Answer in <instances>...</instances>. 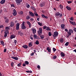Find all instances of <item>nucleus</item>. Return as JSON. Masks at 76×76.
<instances>
[{"mask_svg":"<svg viewBox=\"0 0 76 76\" xmlns=\"http://www.w3.org/2000/svg\"><path fill=\"white\" fill-rule=\"evenodd\" d=\"M55 15L56 16H59L60 17V18H61V17L63 16V14H62L61 13H60L58 12H56Z\"/></svg>","mask_w":76,"mask_h":76,"instance_id":"obj_1","label":"nucleus"},{"mask_svg":"<svg viewBox=\"0 0 76 76\" xmlns=\"http://www.w3.org/2000/svg\"><path fill=\"white\" fill-rule=\"evenodd\" d=\"M25 22H23L21 25V28L23 29H26V26H25Z\"/></svg>","mask_w":76,"mask_h":76,"instance_id":"obj_2","label":"nucleus"},{"mask_svg":"<svg viewBox=\"0 0 76 76\" xmlns=\"http://www.w3.org/2000/svg\"><path fill=\"white\" fill-rule=\"evenodd\" d=\"M10 27H6L5 28V32H7L8 33V34H9V30H10Z\"/></svg>","mask_w":76,"mask_h":76,"instance_id":"obj_3","label":"nucleus"},{"mask_svg":"<svg viewBox=\"0 0 76 76\" xmlns=\"http://www.w3.org/2000/svg\"><path fill=\"white\" fill-rule=\"evenodd\" d=\"M15 1L17 5H19L21 2L22 1V0H15Z\"/></svg>","mask_w":76,"mask_h":76,"instance_id":"obj_4","label":"nucleus"},{"mask_svg":"<svg viewBox=\"0 0 76 76\" xmlns=\"http://www.w3.org/2000/svg\"><path fill=\"white\" fill-rule=\"evenodd\" d=\"M58 35V33L57 31H55L53 34V36L54 37H56Z\"/></svg>","mask_w":76,"mask_h":76,"instance_id":"obj_5","label":"nucleus"},{"mask_svg":"<svg viewBox=\"0 0 76 76\" xmlns=\"http://www.w3.org/2000/svg\"><path fill=\"white\" fill-rule=\"evenodd\" d=\"M4 19L5 22V23H8V22H9V19L7 18V17H4Z\"/></svg>","mask_w":76,"mask_h":76,"instance_id":"obj_6","label":"nucleus"},{"mask_svg":"<svg viewBox=\"0 0 76 76\" xmlns=\"http://www.w3.org/2000/svg\"><path fill=\"white\" fill-rule=\"evenodd\" d=\"M42 28H39V30L38 31V34H42Z\"/></svg>","mask_w":76,"mask_h":76,"instance_id":"obj_7","label":"nucleus"},{"mask_svg":"<svg viewBox=\"0 0 76 76\" xmlns=\"http://www.w3.org/2000/svg\"><path fill=\"white\" fill-rule=\"evenodd\" d=\"M19 26H20V24L19 23H17L16 25V30H19Z\"/></svg>","mask_w":76,"mask_h":76,"instance_id":"obj_8","label":"nucleus"},{"mask_svg":"<svg viewBox=\"0 0 76 76\" xmlns=\"http://www.w3.org/2000/svg\"><path fill=\"white\" fill-rule=\"evenodd\" d=\"M69 22L72 25H73L74 26H76V24L75 22L74 21H71V20H69Z\"/></svg>","mask_w":76,"mask_h":76,"instance_id":"obj_9","label":"nucleus"},{"mask_svg":"<svg viewBox=\"0 0 76 76\" xmlns=\"http://www.w3.org/2000/svg\"><path fill=\"white\" fill-rule=\"evenodd\" d=\"M29 14L31 16H32V17H34L35 15H34V14L32 13L31 11L29 12Z\"/></svg>","mask_w":76,"mask_h":76,"instance_id":"obj_10","label":"nucleus"},{"mask_svg":"<svg viewBox=\"0 0 76 76\" xmlns=\"http://www.w3.org/2000/svg\"><path fill=\"white\" fill-rule=\"evenodd\" d=\"M26 23L29 26V28H31V26H32V24H31V23L29 22V21H27L26 22Z\"/></svg>","mask_w":76,"mask_h":76,"instance_id":"obj_11","label":"nucleus"},{"mask_svg":"<svg viewBox=\"0 0 76 76\" xmlns=\"http://www.w3.org/2000/svg\"><path fill=\"white\" fill-rule=\"evenodd\" d=\"M13 15H14V16H16L17 15V12H16V10L15 9H14L13 10Z\"/></svg>","mask_w":76,"mask_h":76,"instance_id":"obj_12","label":"nucleus"},{"mask_svg":"<svg viewBox=\"0 0 76 76\" xmlns=\"http://www.w3.org/2000/svg\"><path fill=\"white\" fill-rule=\"evenodd\" d=\"M71 35H72V34L70 33V32L68 31L67 33V34L66 35V37H67V38H69V36Z\"/></svg>","mask_w":76,"mask_h":76,"instance_id":"obj_13","label":"nucleus"},{"mask_svg":"<svg viewBox=\"0 0 76 76\" xmlns=\"http://www.w3.org/2000/svg\"><path fill=\"white\" fill-rule=\"evenodd\" d=\"M45 2H43L40 4V7H43V6H45Z\"/></svg>","mask_w":76,"mask_h":76,"instance_id":"obj_14","label":"nucleus"},{"mask_svg":"<svg viewBox=\"0 0 76 76\" xmlns=\"http://www.w3.org/2000/svg\"><path fill=\"white\" fill-rule=\"evenodd\" d=\"M10 26L11 27H12V26H15V23L13 21H11L10 23Z\"/></svg>","mask_w":76,"mask_h":76,"instance_id":"obj_15","label":"nucleus"},{"mask_svg":"<svg viewBox=\"0 0 76 76\" xmlns=\"http://www.w3.org/2000/svg\"><path fill=\"white\" fill-rule=\"evenodd\" d=\"M34 39H37V38H38V39H39V37L38 38V37L35 34L34 35Z\"/></svg>","mask_w":76,"mask_h":76,"instance_id":"obj_16","label":"nucleus"},{"mask_svg":"<svg viewBox=\"0 0 76 76\" xmlns=\"http://www.w3.org/2000/svg\"><path fill=\"white\" fill-rule=\"evenodd\" d=\"M5 1H6V0H1V1L0 3L1 4H3L5 3Z\"/></svg>","mask_w":76,"mask_h":76,"instance_id":"obj_17","label":"nucleus"},{"mask_svg":"<svg viewBox=\"0 0 76 76\" xmlns=\"http://www.w3.org/2000/svg\"><path fill=\"white\" fill-rule=\"evenodd\" d=\"M11 58H13V59L16 60H18V57H15V56H12L11 57Z\"/></svg>","mask_w":76,"mask_h":76,"instance_id":"obj_18","label":"nucleus"},{"mask_svg":"<svg viewBox=\"0 0 76 76\" xmlns=\"http://www.w3.org/2000/svg\"><path fill=\"white\" fill-rule=\"evenodd\" d=\"M32 31H33V34H35L36 32V29L33 28H32Z\"/></svg>","mask_w":76,"mask_h":76,"instance_id":"obj_19","label":"nucleus"},{"mask_svg":"<svg viewBox=\"0 0 76 76\" xmlns=\"http://www.w3.org/2000/svg\"><path fill=\"white\" fill-rule=\"evenodd\" d=\"M66 8L68 10H72V9H71V8H70V7H69L68 6H67L66 7Z\"/></svg>","mask_w":76,"mask_h":76,"instance_id":"obj_20","label":"nucleus"},{"mask_svg":"<svg viewBox=\"0 0 76 76\" xmlns=\"http://www.w3.org/2000/svg\"><path fill=\"white\" fill-rule=\"evenodd\" d=\"M61 57H64V56H65V54H64V53H63V52H61Z\"/></svg>","mask_w":76,"mask_h":76,"instance_id":"obj_21","label":"nucleus"},{"mask_svg":"<svg viewBox=\"0 0 76 76\" xmlns=\"http://www.w3.org/2000/svg\"><path fill=\"white\" fill-rule=\"evenodd\" d=\"M68 32L71 33V34H73V30L71 29H70L69 30Z\"/></svg>","mask_w":76,"mask_h":76,"instance_id":"obj_22","label":"nucleus"},{"mask_svg":"<svg viewBox=\"0 0 76 76\" xmlns=\"http://www.w3.org/2000/svg\"><path fill=\"white\" fill-rule=\"evenodd\" d=\"M47 50L48 51V52H49V53H50L51 52V48H50L48 47L47 48Z\"/></svg>","mask_w":76,"mask_h":76,"instance_id":"obj_23","label":"nucleus"},{"mask_svg":"<svg viewBox=\"0 0 76 76\" xmlns=\"http://www.w3.org/2000/svg\"><path fill=\"white\" fill-rule=\"evenodd\" d=\"M64 26H65L64 24H62L61 25V28H62V29H64Z\"/></svg>","mask_w":76,"mask_h":76,"instance_id":"obj_24","label":"nucleus"},{"mask_svg":"<svg viewBox=\"0 0 76 76\" xmlns=\"http://www.w3.org/2000/svg\"><path fill=\"white\" fill-rule=\"evenodd\" d=\"M60 41L61 43H63V42H64V40L62 38H61L60 39Z\"/></svg>","mask_w":76,"mask_h":76,"instance_id":"obj_25","label":"nucleus"},{"mask_svg":"<svg viewBox=\"0 0 76 76\" xmlns=\"http://www.w3.org/2000/svg\"><path fill=\"white\" fill-rule=\"evenodd\" d=\"M23 48H28V46L27 45H23Z\"/></svg>","mask_w":76,"mask_h":76,"instance_id":"obj_26","label":"nucleus"},{"mask_svg":"<svg viewBox=\"0 0 76 76\" xmlns=\"http://www.w3.org/2000/svg\"><path fill=\"white\" fill-rule=\"evenodd\" d=\"M5 33L4 37H6L7 36V34H8V33L6 31H5Z\"/></svg>","mask_w":76,"mask_h":76,"instance_id":"obj_27","label":"nucleus"},{"mask_svg":"<svg viewBox=\"0 0 76 76\" xmlns=\"http://www.w3.org/2000/svg\"><path fill=\"white\" fill-rule=\"evenodd\" d=\"M26 6L27 8H29V7H30V5H29V4H28V3L26 4Z\"/></svg>","mask_w":76,"mask_h":76,"instance_id":"obj_28","label":"nucleus"},{"mask_svg":"<svg viewBox=\"0 0 76 76\" xmlns=\"http://www.w3.org/2000/svg\"><path fill=\"white\" fill-rule=\"evenodd\" d=\"M15 38V35H12L11 36V39H13V38Z\"/></svg>","mask_w":76,"mask_h":76,"instance_id":"obj_29","label":"nucleus"},{"mask_svg":"<svg viewBox=\"0 0 76 76\" xmlns=\"http://www.w3.org/2000/svg\"><path fill=\"white\" fill-rule=\"evenodd\" d=\"M38 25L40 26H41L42 25V23H40V22H38Z\"/></svg>","mask_w":76,"mask_h":76,"instance_id":"obj_30","label":"nucleus"},{"mask_svg":"<svg viewBox=\"0 0 76 76\" xmlns=\"http://www.w3.org/2000/svg\"><path fill=\"white\" fill-rule=\"evenodd\" d=\"M35 44H37V45H38L39 43V41L38 40H36V42H35Z\"/></svg>","mask_w":76,"mask_h":76,"instance_id":"obj_31","label":"nucleus"},{"mask_svg":"<svg viewBox=\"0 0 76 76\" xmlns=\"http://www.w3.org/2000/svg\"><path fill=\"white\" fill-rule=\"evenodd\" d=\"M1 43L2 44L3 46H4V42L3 41H1Z\"/></svg>","mask_w":76,"mask_h":76,"instance_id":"obj_32","label":"nucleus"},{"mask_svg":"<svg viewBox=\"0 0 76 76\" xmlns=\"http://www.w3.org/2000/svg\"><path fill=\"white\" fill-rule=\"evenodd\" d=\"M46 30H47V31H51V28H50V27H47Z\"/></svg>","mask_w":76,"mask_h":76,"instance_id":"obj_33","label":"nucleus"},{"mask_svg":"<svg viewBox=\"0 0 76 76\" xmlns=\"http://www.w3.org/2000/svg\"><path fill=\"white\" fill-rule=\"evenodd\" d=\"M28 46L29 47H32V43L30 42L28 43Z\"/></svg>","mask_w":76,"mask_h":76,"instance_id":"obj_34","label":"nucleus"},{"mask_svg":"<svg viewBox=\"0 0 76 76\" xmlns=\"http://www.w3.org/2000/svg\"><path fill=\"white\" fill-rule=\"evenodd\" d=\"M26 72L27 73H32V72L31 71H26Z\"/></svg>","mask_w":76,"mask_h":76,"instance_id":"obj_35","label":"nucleus"},{"mask_svg":"<svg viewBox=\"0 0 76 76\" xmlns=\"http://www.w3.org/2000/svg\"><path fill=\"white\" fill-rule=\"evenodd\" d=\"M18 33H19L18 34L19 35L20 34V36H23V33H22L20 34V32H18Z\"/></svg>","mask_w":76,"mask_h":76,"instance_id":"obj_36","label":"nucleus"},{"mask_svg":"<svg viewBox=\"0 0 76 76\" xmlns=\"http://www.w3.org/2000/svg\"><path fill=\"white\" fill-rule=\"evenodd\" d=\"M30 18V17H29V15H28L26 16V19H27V20H29Z\"/></svg>","mask_w":76,"mask_h":76,"instance_id":"obj_37","label":"nucleus"},{"mask_svg":"<svg viewBox=\"0 0 76 76\" xmlns=\"http://www.w3.org/2000/svg\"><path fill=\"white\" fill-rule=\"evenodd\" d=\"M69 44V42H67L65 43V45L66 46H67Z\"/></svg>","mask_w":76,"mask_h":76,"instance_id":"obj_38","label":"nucleus"},{"mask_svg":"<svg viewBox=\"0 0 76 76\" xmlns=\"http://www.w3.org/2000/svg\"><path fill=\"white\" fill-rule=\"evenodd\" d=\"M25 63L26 64H27V65H28V64H29V62L27 61H26L25 62Z\"/></svg>","mask_w":76,"mask_h":76,"instance_id":"obj_39","label":"nucleus"},{"mask_svg":"<svg viewBox=\"0 0 76 76\" xmlns=\"http://www.w3.org/2000/svg\"><path fill=\"white\" fill-rule=\"evenodd\" d=\"M70 20H72V21H73V20H74V18H73V17H71L69 19Z\"/></svg>","mask_w":76,"mask_h":76,"instance_id":"obj_40","label":"nucleus"},{"mask_svg":"<svg viewBox=\"0 0 76 76\" xmlns=\"http://www.w3.org/2000/svg\"><path fill=\"white\" fill-rule=\"evenodd\" d=\"M40 37L42 39H44V35L40 36Z\"/></svg>","mask_w":76,"mask_h":76,"instance_id":"obj_41","label":"nucleus"},{"mask_svg":"<svg viewBox=\"0 0 76 76\" xmlns=\"http://www.w3.org/2000/svg\"><path fill=\"white\" fill-rule=\"evenodd\" d=\"M22 64V62H20L17 65L18 67H19V66H21V64Z\"/></svg>","mask_w":76,"mask_h":76,"instance_id":"obj_42","label":"nucleus"},{"mask_svg":"<svg viewBox=\"0 0 76 76\" xmlns=\"http://www.w3.org/2000/svg\"><path fill=\"white\" fill-rule=\"evenodd\" d=\"M34 15H35L36 16H38V14H37V13L36 12H34Z\"/></svg>","mask_w":76,"mask_h":76,"instance_id":"obj_43","label":"nucleus"},{"mask_svg":"<svg viewBox=\"0 0 76 76\" xmlns=\"http://www.w3.org/2000/svg\"><path fill=\"white\" fill-rule=\"evenodd\" d=\"M59 7L61 9H63V6L61 4L60 5Z\"/></svg>","mask_w":76,"mask_h":76,"instance_id":"obj_44","label":"nucleus"},{"mask_svg":"<svg viewBox=\"0 0 76 76\" xmlns=\"http://www.w3.org/2000/svg\"><path fill=\"white\" fill-rule=\"evenodd\" d=\"M14 63L13 62H12L11 63V66L12 67H13V66H14Z\"/></svg>","mask_w":76,"mask_h":76,"instance_id":"obj_45","label":"nucleus"},{"mask_svg":"<svg viewBox=\"0 0 76 76\" xmlns=\"http://www.w3.org/2000/svg\"><path fill=\"white\" fill-rule=\"evenodd\" d=\"M53 52H55V51L56 50V49L55 48H53Z\"/></svg>","mask_w":76,"mask_h":76,"instance_id":"obj_46","label":"nucleus"},{"mask_svg":"<svg viewBox=\"0 0 76 76\" xmlns=\"http://www.w3.org/2000/svg\"><path fill=\"white\" fill-rule=\"evenodd\" d=\"M48 35L50 37L51 36L52 34H51V32H48Z\"/></svg>","mask_w":76,"mask_h":76,"instance_id":"obj_47","label":"nucleus"},{"mask_svg":"<svg viewBox=\"0 0 76 76\" xmlns=\"http://www.w3.org/2000/svg\"><path fill=\"white\" fill-rule=\"evenodd\" d=\"M57 58V56H54L53 57V59H56Z\"/></svg>","mask_w":76,"mask_h":76,"instance_id":"obj_48","label":"nucleus"},{"mask_svg":"<svg viewBox=\"0 0 76 76\" xmlns=\"http://www.w3.org/2000/svg\"><path fill=\"white\" fill-rule=\"evenodd\" d=\"M11 7H15V5H14V4H12L11 5Z\"/></svg>","mask_w":76,"mask_h":76,"instance_id":"obj_49","label":"nucleus"},{"mask_svg":"<svg viewBox=\"0 0 76 76\" xmlns=\"http://www.w3.org/2000/svg\"><path fill=\"white\" fill-rule=\"evenodd\" d=\"M4 11L5 12H7V10L6 9H5L4 10Z\"/></svg>","mask_w":76,"mask_h":76,"instance_id":"obj_50","label":"nucleus"},{"mask_svg":"<svg viewBox=\"0 0 76 76\" xmlns=\"http://www.w3.org/2000/svg\"><path fill=\"white\" fill-rule=\"evenodd\" d=\"M4 26L3 25H1L0 26V28H4Z\"/></svg>","mask_w":76,"mask_h":76,"instance_id":"obj_51","label":"nucleus"},{"mask_svg":"<svg viewBox=\"0 0 76 76\" xmlns=\"http://www.w3.org/2000/svg\"><path fill=\"white\" fill-rule=\"evenodd\" d=\"M45 16L44 15H42V16L43 18H45Z\"/></svg>","mask_w":76,"mask_h":76,"instance_id":"obj_52","label":"nucleus"},{"mask_svg":"<svg viewBox=\"0 0 76 76\" xmlns=\"http://www.w3.org/2000/svg\"><path fill=\"white\" fill-rule=\"evenodd\" d=\"M47 26H43V29H46V28H47Z\"/></svg>","mask_w":76,"mask_h":76,"instance_id":"obj_53","label":"nucleus"},{"mask_svg":"<svg viewBox=\"0 0 76 76\" xmlns=\"http://www.w3.org/2000/svg\"><path fill=\"white\" fill-rule=\"evenodd\" d=\"M14 44H16V43H17V41L16 40H15L14 41Z\"/></svg>","mask_w":76,"mask_h":76,"instance_id":"obj_54","label":"nucleus"},{"mask_svg":"<svg viewBox=\"0 0 76 76\" xmlns=\"http://www.w3.org/2000/svg\"><path fill=\"white\" fill-rule=\"evenodd\" d=\"M20 15H23V12L21 11L20 12Z\"/></svg>","mask_w":76,"mask_h":76,"instance_id":"obj_55","label":"nucleus"},{"mask_svg":"<svg viewBox=\"0 0 76 76\" xmlns=\"http://www.w3.org/2000/svg\"><path fill=\"white\" fill-rule=\"evenodd\" d=\"M67 3H68L69 4H70V3H72V1H67Z\"/></svg>","mask_w":76,"mask_h":76,"instance_id":"obj_56","label":"nucleus"},{"mask_svg":"<svg viewBox=\"0 0 76 76\" xmlns=\"http://www.w3.org/2000/svg\"><path fill=\"white\" fill-rule=\"evenodd\" d=\"M6 50H7L6 49H4V53H6Z\"/></svg>","mask_w":76,"mask_h":76,"instance_id":"obj_57","label":"nucleus"},{"mask_svg":"<svg viewBox=\"0 0 76 76\" xmlns=\"http://www.w3.org/2000/svg\"><path fill=\"white\" fill-rule=\"evenodd\" d=\"M31 9H32V10H34L35 8H34V7L32 6L31 7Z\"/></svg>","mask_w":76,"mask_h":76,"instance_id":"obj_58","label":"nucleus"},{"mask_svg":"<svg viewBox=\"0 0 76 76\" xmlns=\"http://www.w3.org/2000/svg\"><path fill=\"white\" fill-rule=\"evenodd\" d=\"M37 67L38 69H40V66L39 65H38Z\"/></svg>","mask_w":76,"mask_h":76,"instance_id":"obj_59","label":"nucleus"},{"mask_svg":"<svg viewBox=\"0 0 76 76\" xmlns=\"http://www.w3.org/2000/svg\"><path fill=\"white\" fill-rule=\"evenodd\" d=\"M34 53H31V56H34Z\"/></svg>","mask_w":76,"mask_h":76,"instance_id":"obj_60","label":"nucleus"},{"mask_svg":"<svg viewBox=\"0 0 76 76\" xmlns=\"http://www.w3.org/2000/svg\"><path fill=\"white\" fill-rule=\"evenodd\" d=\"M65 31H66V32H68V30L66 28L65 29Z\"/></svg>","mask_w":76,"mask_h":76,"instance_id":"obj_61","label":"nucleus"},{"mask_svg":"<svg viewBox=\"0 0 76 76\" xmlns=\"http://www.w3.org/2000/svg\"><path fill=\"white\" fill-rule=\"evenodd\" d=\"M23 66H26V64H23Z\"/></svg>","mask_w":76,"mask_h":76,"instance_id":"obj_62","label":"nucleus"},{"mask_svg":"<svg viewBox=\"0 0 76 76\" xmlns=\"http://www.w3.org/2000/svg\"><path fill=\"white\" fill-rule=\"evenodd\" d=\"M30 20H31L32 21H33V20H34V19L33 18H31L30 19Z\"/></svg>","mask_w":76,"mask_h":76,"instance_id":"obj_63","label":"nucleus"},{"mask_svg":"<svg viewBox=\"0 0 76 76\" xmlns=\"http://www.w3.org/2000/svg\"><path fill=\"white\" fill-rule=\"evenodd\" d=\"M74 31H75V32H76V28H75L74 29Z\"/></svg>","mask_w":76,"mask_h":76,"instance_id":"obj_64","label":"nucleus"}]
</instances>
